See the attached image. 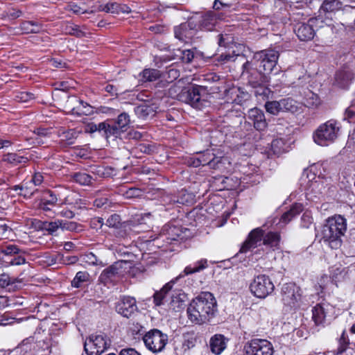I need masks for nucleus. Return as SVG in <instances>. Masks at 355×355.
I'll use <instances>...</instances> for the list:
<instances>
[{"mask_svg":"<svg viewBox=\"0 0 355 355\" xmlns=\"http://www.w3.org/2000/svg\"><path fill=\"white\" fill-rule=\"evenodd\" d=\"M34 94L31 92H21L15 96L16 101L22 103L28 102L34 98Z\"/></svg>","mask_w":355,"mask_h":355,"instance_id":"50","label":"nucleus"},{"mask_svg":"<svg viewBox=\"0 0 355 355\" xmlns=\"http://www.w3.org/2000/svg\"><path fill=\"white\" fill-rule=\"evenodd\" d=\"M89 280V274L86 271H79L71 281V286L74 288H80L83 283Z\"/></svg>","mask_w":355,"mask_h":355,"instance_id":"37","label":"nucleus"},{"mask_svg":"<svg viewBox=\"0 0 355 355\" xmlns=\"http://www.w3.org/2000/svg\"><path fill=\"white\" fill-rule=\"evenodd\" d=\"M281 100L282 112H288L295 113L299 111L298 104L291 98H282Z\"/></svg>","mask_w":355,"mask_h":355,"instance_id":"34","label":"nucleus"},{"mask_svg":"<svg viewBox=\"0 0 355 355\" xmlns=\"http://www.w3.org/2000/svg\"><path fill=\"white\" fill-rule=\"evenodd\" d=\"M232 6V3L228 1L223 0H214L212 3V8L216 10H227Z\"/></svg>","mask_w":355,"mask_h":355,"instance_id":"49","label":"nucleus"},{"mask_svg":"<svg viewBox=\"0 0 355 355\" xmlns=\"http://www.w3.org/2000/svg\"><path fill=\"white\" fill-rule=\"evenodd\" d=\"M171 305L173 309L177 308V311H179L180 309H183L184 304L182 300H180L179 297H173Z\"/></svg>","mask_w":355,"mask_h":355,"instance_id":"61","label":"nucleus"},{"mask_svg":"<svg viewBox=\"0 0 355 355\" xmlns=\"http://www.w3.org/2000/svg\"><path fill=\"white\" fill-rule=\"evenodd\" d=\"M281 300L286 311L295 310L300 308L302 302L300 288L293 283L284 284L281 290Z\"/></svg>","mask_w":355,"mask_h":355,"instance_id":"5","label":"nucleus"},{"mask_svg":"<svg viewBox=\"0 0 355 355\" xmlns=\"http://www.w3.org/2000/svg\"><path fill=\"white\" fill-rule=\"evenodd\" d=\"M105 225L110 227L114 228L119 231L116 232V236L123 237L126 234L125 222L122 223L121 217L116 214L111 215L107 220Z\"/></svg>","mask_w":355,"mask_h":355,"instance_id":"25","label":"nucleus"},{"mask_svg":"<svg viewBox=\"0 0 355 355\" xmlns=\"http://www.w3.org/2000/svg\"><path fill=\"white\" fill-rule=\"evenodd\" d=\"M125 195L128 198H136L141 195V191L137 188L132 187L126 191Z\"/></svg>","mask_w":355,"mask_h":355,"instance_id":"58","label":"nucleus"},{"mask_svg":"<svg viewBox=\"0 0 355 355\" xmlns=\"http://www.w3.org/2000/svg\"><path fill=\"white\" fill-rule=\"evenodd\" d=\"M264 231L261 227L252 230L248 234V239L243 243L239 252L246 253L252 248H257L263 241Z\"/></svg>","mask_w":355,"mask_h":355,"instance_id":"17","label":"nucleus"},{"mask_svg":"<svg viewBox=\"0 0 355 355\" xmlns=\"http://www.w3.org/2000/svg\"><path fill=\"white\" fill-rule=\"evenodd\" d=\"M313 223V218L311 216L310 214L308 212H305L301 217V224L300 226L303 228H309Z\"/></svg>","mask_w":355,"mask_h":355,"instance_id":"52","label":"nucleus"},{"mask_svg":"<svg viewBox=\"0 0 355 355\" xmlns=\"http://www.w3.org/2000/svg\"><path fill=\"white\" fill-rule=\"evenodd\" d=\"M250 288L254 296L265 298L273 292L275 286L268 276L259 275L254 277Z\"/></svg>","mask_w":355,"mask_h":355,"instance_id":"10","label":"nucleus"},{"mask_svg":"<svg viewBox=\"0 0 355 355\" xmlns=\"http://www.w3.org/2000/svg\"><path fill=\"white\" fill-rule=\"evenodd\" d=\"M168 335L157 329L150 330L143 337L146 347L153 353L162 352L168 343Z\"/></svg>","mask_w":355,"mask_h":355,"instance_id":"8","label":"nucleus"},{"mask_svg":"<svg viewBox=\"0 0 355 355\" xmlns=\"http://www.w3.org/2000/svg\"><path fill=\"white\" fill-rule=\"evenodd\" d=\"M64 31L67 34L74 35L77 37L86 36V33L79 26L73 24L66 25Z\"/></svg>","mask_w":355,"mask_h":355,"instance_id":"39","label":"nucleus"},{"mask_svg":"<svg viewBox=\"0 0 355 355\" xmlns=\"http://www.w3.org/2000/svg\"><path fill=\"white\" fill-rule=\"evenodd\" d=\"M175 56L180 58L182 62L189 63L194 58V53L191 49H178L175 53Z\"/></svg>","mask_w":355,"mask_h":355,"instance_id":"44","label":"nucleus"},{"mask_svg":"<svg viewBox=\"0 0 355 355\" xmlns=\"http://www.w3.org/2000/svg\"><path fill=\"white\" fill-rule=\"evenodd\" d=\"M319 19L311 18L307 23L299 22L295 24L294 31L297 37L302 41H309L314 37L315 34L313 26L318 22Z\"/></svg>","mask_w":355,"mask_h":355,"instance_id":"15","label":"nucleus"},{"mask_svg":"<svg viewBox=\"0 0 355 355\" xmlns=\"http://www.w3.org/2000/svg\"><path fill=\"white\" fill-rule=\"evenodd\" d=\"M60 223H62L60 225V229L62 231H70V232H80L82 230V227L80 225L78 224L73 221H69L66 220H60Z\"/></svg>","mask_w":355,"mask_h":355,"instance_id":"43","label":"nucleus"},{"mask_svg":"<svg viewBox=\"0 0 355 355\" xmlns=\"http://www.w3.org/2000/svg\"><path fill=\"white\" fill-rule=\"evenodd\" d=\"M21 27L26 33H37L42 30V25L37 21H24Z\"/></svg>","mask_w":355,"mask_h":355,"instance_id":"36","label":"nucleus"},{"mask_svg":"<svg viewBox=\"0 0 355 355\" xmlns=\"http://www.w3.org/2000/svg\"><path fill=\"white\" fill-rule=\"evenodd\" d=\"M17 257H15L14 258H12L9 261V263L12 266H19L21 264H24L26 263V259L24 257L19 254H17Z\"/></svg>","mask_w":355,"mask_h":355,"instance_id":"60","label":"nucleus"},{"mask_svg":"<svg viewBox=\"0 0 355 355\" xmlns=\"http://www.w3.org/2000/svg\"><path fill=\"white\" fill-rule=\"evenodd\" d=\"M123 261L115 262L104 269L99 277V280L104 284H107L119 279L123 275Z\"/></svg>","mask_w":355,"mask_h":355,"instance_id":"16","label":"nucleus"},{"mask_svg":"<svg viewBox=\"0 0 355 355\" xmlns=\"http://www.w3.org/2000/svg\"><path fill=\"white\" fill-rule=\"evenodd\" d=\"M43 176L40 173H36L33 175L32 180L30 181L34 186H39L43 182Z\"/></svg>","mask_w":355,"mask_h":355,"instance_id":"63","label":"nucleus"},{"mask_svg":"<svg viewBox=\"0 0 355 355\" xmlns=\"http://www.w3.org/2000/svg\"><path fill=\"white\" fill-rule=\"evenodd\" d=\"M353 72L349 69L338 71L335 76V84L343 89L347 88L354 80Z\"/></svg>","mask_w":355,"mask_h":355,"instance_id":"23","label":"nucleus"},{"mask_svg":"<svg viewBox=\"0 0 355 355\" xmlns=\"http://www.w3.org/2000/svg\"><path fill=\"white\" fill-rule=\"evenodd\" d=\"M227 339L222 334H215L209 340L211 352L216 355L220 354L227 347Z\"/></svg>","mask_w":355,"mask_h":355,"instance_id":"24","label":"nucleus"},{"mask_svg":"<svg viewBox=\"0 0 355 355\" xmlns=\"http://www.w3.org/2000/svg\"><path fill=\"white\" fill-rule=\"evenodd\" d=\"M119 355H141L134 348H125L121 350Z\"/></svg>","mask_w":355,"mask_h":355,"instance_id":"64","label":"nucleus"},{"mask_svg":"<svg viewBox=\"0 0 355 355\" xmlns=\"http://www.w3.org/2000/svg\"><path fill=\"white\" fill-rule=\"evenodd\" d=\"M253 88L255 89L254 94L257 96H263L268 97L270 93V90L268 87L267 84H264Z\"/></svg>","mask_w":355,"mask_h":355,"instance_id":"51","label":"nucleus"},{"mask_svg":"<svg viewBox=\"0 0 355 355\" xmlns=\"http://www.w3.org/2000/svg\"><path fill=\"white\" fill-rule=\"evenodd\" d=\"M78 103V105L74 107L71 112L74 114L77 115H89L93 112V107L87 103L84 102L82 100L75 99Z\"/></svg>","mask_w":355,"mask_h":355,"instance_id":"33","label":"nucleus"},{"mask_svg":"<svg viewBox=\"0 0 355 355\" xmlns=\"http://www.w3.org/2000/svg\"><path fill=\"white\" fill-rule=\"evenodd\" d=\"M248 119L252 122L254 128L258 131L264 130L268 125L263 112L257 107L250 109L248 112Z\"/></svg>","mask_w":355,"mask_h":355,"instance_id":"22","label":"nucleus"},{"mask_svg":"<svg viewBox=\"0 0 355 355\" xmlns=\"http://www.w3.org/2000/svg\"><path fill=\"white\" fill-rule=\"evenodd\" d=\"M72 178L74 182L83 186H89L92 184L94 180V178L90 175L82 172L73 173L72 175Z\"/></svg>","mask_w":355,"mask_h":355,"instance_id":"35","label":"nucleus"},{"mask_svg":"<svg viewBox=\"0 0 355 355\" xmlns=\"http://www.w3.org/2000/svg\"><path fill=\"white\" fill-rule=\"evenodd\" d=\"M11 228L3 221H0V236L8 237Z\"/></svg>","mask_w":355,"mask_h":355,"instance_id":"57","label":"nucleus"},{"mask_svg":"<svg viewBox=\"0 0 355 355\" xmlns=\"http://www.w3.org/2000/svg\"><path fill=\"white\" fill-rule=\"evenodd\" d=\"M1 252L6 256H12L21 254L22 250L15 245H8L1 249Z\"/></svg>","mask_w":355,"mask_h":355,"instance_id":"46","label":"nucleus"},{"mask_svg":"<svg viewBox=\"0 0 355 355\" xmlns=\"http://www.w3.org/2000/svg\"><path fill=\"white\" fill-rule=\"evenodd\" d=\"M61 224L60 220L51 222L44 221L42 223L40 228L48 232L50 234H53L58 229H60Z\"/></svg>","mask_w":355,"mask_h":355,"instance_id":"38","label":"nucleus"},{"mask_svg":"<svg viewBox=\"0 0 355 355\" xmlns=\"http://www.w3.org/2000/svg\"><path fill=\"white\" fill-rule=\"evenodd\" d=\"M79 133L80 132L74 129H70L63 131L60 134V137H61V141L63 142L65 145H72L75 143L76 139L79 135Z\"/></svg>","mask_w":355,"mask_h":355,"instance_id":"31","label":"nucleus"},{"mask_svg":"<svg viewBox=\"0 0 355 355\" xmlns=\"http://www.w3.org/2000/svg\"><path fill=\"white\" fill-rule=\"evenodd\" d=\"M196 338L193 334L187 333L183 335L182 349L184 352L188 351L195 347Z\"/></svg>","mask_w":355,"mask_h":355,"instance_id":"41","label":"nucleus"},{"mask_svg":"<svg viewBox=\"0 0 355 355\" xmlns=\"http://www.w3.org/2000/svg\"><path fill=\"white\" fill-rule=\"evenodd\" d=\"M2 161L10 164L12 166H17L19 164H26L29 161V159L17 153H9L3 155Z\"/></svg>","mask_w":355,"mask_h":355,"instance_id":"29","label":"nucleus"},{"mask_svg":"<svg viewBox=\"0 0 355 355\" xmlns=\"http://www.w3.org/2000/svg\"><path fill=\"white\" fill-rule=\"evenodd\" d=\"M22 15V12L15 8H12L8 10L7 15L12 19H17Z\"/></svg>","mask_w":355,"mask_h":355,"instance_id":"62","label":"nucleus"},{"mask_svg":"<svg viewBox=\"0 0 355 355\" xmlns=\"http://www.w3.org/2000/svg\"><path fill=\"white\" fill-rule=\"evenodd\" d=\"M333 309V306L327 303L318 304L315 306L312 309V319L315 324L316 326L324 327L326 318Z\"/></svg>","mask_w":355,"mask_h":355,"instance_id":"18","label":"nucleus"},{"mask_svg":"<svg viewBox=\"0 0 355 355\" xmlns=\"http://www.w3.org/2000/svg\"><path fill=\"white\" fill-rule=\"evenodd\" d=\"M216 311L217 303L213 294L203 292L191 301L187 308V314L191 322L202 324L209 322Z\"/></svg>","mask_w":355,"mask_h":355,"instance_id":"1","label":"nucleus"},{"mask_svg":"<svg viewBox=\"0 0 355 355\" xmlns=\"http://www.w3.org/2000/svg\"><path fill=\"white\" fill-rule=\"evenodd\" d=\"M238 58H243V56L240 55H230L224 53H222L219 56V60L223 62L235 61Z\"/></svg>","mask_w":355,"mask_h":355,"instance_id":"59","label":"nucleus"},{"mask_svg":"<svg viewBox=\"0 0 355 355\" xmlns=\"http://www.w3.org/2000/svg\"><path fill=\"white\" fill-rule=\"evenodd\" d=\"M202 166L207 165L210 168L221 169L224 166L226 158L216 157L209 150H206L198 157Z\"/></svg>","mask_w":355,"mask_h":355,"instance_id":"20","label":"nucleus"},{"mask_svg":"<svg viewBox=\"0 0 355 355\" xmlns=\"http://www.w3.org/2000/svg\"><path fill=\"white\" fill-rule=\"evenodd\" d=\"M265 108L268 113L273 115L282 112L281 100L267 101L265 103Z\"/></svg>","mask_w":355,"mask_h":355,"instance_id":"40","label":"nucleus"},{"mask_svg":"<svg viewBox=\"0 0 355 355\" xmlns=\"http://www.w3.org/2000/svg\"><path fill=\"white\" fill-rule=\"evenodd\" d=\"M251 60H247L242 65V76L247 79L252 87L268 84L269 77L262 69H259Z\"/></svg>","mask_w":355,"mask_h":355,"instance_id":"7","label":"nucleus"},{"mask_svg":"<svg viewBox=\"0 0 355 355\" xmlns=\"http://www.w3.org/2000/svg\"><path fill=\"white\" fill-rule=\"evenodd\" d=\"M58 198L56 195L50 190H46L43 193L39 207L44 211L51 210V207H54L58 202Z\"/></svg>","mask_w":355,"mask_h":355,"instance_id":"26","label":"nucleus"},{"mask_svg":"<svg viewBox=\"0 0 355 355\" xmlns=\"http://www.w3.org/2000/svg\"><path fill=\"white\" fill-rule=\"evenodd\" d=\"M304 104L308 107L315 108L320 104V99L318 94L308 90L304 92Z\"/></svg>","mask_w":355,"mask_h":355,"instance_id":"30","label":"nucleus"},{"mask_svg":"<svg viewBox=\"0 0 355 355\" xmlns=\"http://www.w3.org/2000/svg\"><path fill=\"white\" fill-rule=\"evenodd\" d=\"M274 352L272 344L266 339H252L243 346V355H273Z\"/></svg>","mask_w":355,"mask_h":355,"instance_id":"9","label":"nucleus"},{"mask_svg":"<svg viewBox=\"0 0 355 355\" xmlns=\"http://www.w3.org/2000/svg\"><path fill=\"white\" fill-rule=\"evenodd\" d=\"M196 23L192 19H189L187 21L175 26L174 28L175 38L182 42H189L196 34Z\"/></svg>","mask_w":355,"mask_h":355,"instance_id":"14","label":"nucleus"},{"mask_svg":"<svg viewBox=\"0 0 355 355\" xmlns=\"http://www.w3.org/2000/svg\"><path fill=\"white\" fill-rule=\"evenodd\" d=\"M34 134L36 135L34 139L37 143L43 144V141H40V138L47 137L49 132L47 129L39 128L34 130Z\"/></svg>","mask_w":355,"mask_h":355,"instance_id":"54","label":"nucleus"},{"mask_svg":"<svg viewBox=\"0 0 355 355\" xmlns=\"http://www.w3.org/2000/svg\"><path fill=\"white\" fill-rule=\"evenodd\" d=\"M207 266V260L205 259H202L200 261H196L194 263L193 266H187L183 271V274H180L175 279H172L171 282L166 284L161 291L156 292L154 294V302L155 305L159 306L162 304V300H164L165 295L172 288L173 284L178 281V279L184 277L185 275L200 272Z\"/></svg>","mask_w":355,"mask_h":355,"instance_id":"4","label":"nucleus"},{"mask_svg":"<svg viewBox=\"0 0 355 355\" xmlns=\"http://www.w3.org/2000/svg\"><path fill=\"white\" fill-rule=\"evenodd\" d=\"M107 123L105 121L98 124L89 123L86 125L85 132L90 134L98 132L103 137L108 139L110 137L108 135V131L107 130Z\"/></svg>","mask_w":355,"mask_h":355,"instance_id":"27","label":"nucleus"},{"mask_svg":"<svg viewBox=\"0 0 355 355\" xmlns=\"http://www.w3.org/2000/svg\"><path fill=\"white\" fill-rule=\"evenodd\" d=\"M342 3L339 0H324L319 10V19H332L336 12L340 10Z\"/></svg>","mask_w":355,"mask_h":355,"instance_id":"19","label":"nucleus"},{"mask_svg":"<svg viewBox=\"0 0 355 355\" xmlns=\"http://www.w3.org/2000/svg\"><path fill=\"white\" fill-rule=\"evenodd\" d=\"M98 173L106 178L112 177L116 175L115 168L111 166H107L103 168H99L98 170Z\"/></svg>","mask_w":355,"mask_h":355,"instance_id":"53","label":"nucleus"},{"mask_svg":"<svg viewBox=\"0 0 355 355\" xmlns=\"http://www.w3.org/2000/svg\"><path fill=\"white\" fill-rule=\"evenodd\" d=\"M200 88L198 86H192L184 88L180 92L178 97L179 101L190 105L194 108L201 109L207 103L201 98Z\"/></svg>","mask_w":355,"mask_h":355,"instance_id":"12","label":"nucleus"},{"mask_svg":"<svg viewBox=\"0 0 355 355\" xmlns=\"http://www.w3.org/2000/svg\"><path fill=\"white\" fill-rule=\"evenodd\" d=\"M143 81H155L160 76V73L158 70L154 69H146L141 73Z\"/></svg>","mask_w":355,"mask_h":355,"instance_id":"42","label":"nucleus"},{"mask_svg":"<svg viewBox=\"0 0 355 355\" xmlns=\"http://www.w3.org/2000/svg\"><path fill=\"white\" fill-rule=\"evenodd\" d=\"M119 3H107L105 5L100 6L98 10L105 12H110L113 14H118Z\"/></svg>","mask_w":355,"mask_h":355,"instance_id":"48","label":"nucleus"},{"mask_svg":"<svg viewBox=\"0 0 355 355\" xmlns=\"http://www.w3.org/2000/svg\"><path fill=\"white\" fill-rule=\"evenodd\" d=\"M111 345V340L104 334L91 335L85 340V347H94L95 352H90L91 355H101Z\"/></svg>","mask_w":355,"mask_h":355,"instance_id":"13","label":"nucleus"},{"mask_svg":"<svg viewBox=\"0 0 355 355\" xmlns=\"http://www.w3.org/2000/svg\"><path fill=\"white\" fill-rule=\"evenodd\" d=\"M184 88H182L181 86L174 84L170 87L168 89V95L173 98H176L178 100V94L181 90Z\"/></svg>","mask_w":355,"mask_h":355,"instance_id":"56","label":"nucleus"},{"mask_svg":"<svg viewBox=\"0 0 355 355\" xmlns=\"http://www.w3.org/2000/svg\"><path fill=\"white\" fill-rule=\"evenodd\" d=\"M303 210L301 203L294 204L291 209L285 212L280 218V222L284 225L290 222L294 217L300 214Z\"/></svg>","mask_w":355,"mask_h":355,"instance_id":"28","label":"nucleus"},{"mask_svg":"<svg viewBox=\"0 0 355 355\" xmlns=\"http://www.w3.org/2000/svg\"><path fill=\"white\" fill-rule=\"evenodd\" d=\"M279 53L274 49H266L254 54L251 61L266 74L270 73L276 67Z\"/></svg>","mask_w":355,"mask_h":355,"instance_id":"6","label":"nucleus"},{"mask_svg":"<svg viewBox=\"0 0 355 355\" xmlns=\"http://www.w3.org/2000/svg\"><path fill=\"white\" fill-rule=\"evenodd\" d=\"M354 116H355V101H353L352 105L346 109L344 119L352 122L351 120Z\"/></svg>","mask_w":355,"mask_h":355,"instance_id":"55","label":"nucleus"},{"mask_svg":"<svg viewBox=\"0 0 355 355\" xmlns=\"http://www.w3.org/2000/svg\"><path fill=\"white\" fill-rule=\"evenodd\" d=\"M107 123V130L109 137L116 139L120 137L123 133L126 132L130 127V116L126 112L120 114L116 119L105 121Z\"/></svg>","mask_w":355,"mask_h":355,"instance_id":"11","label":"nucleus"},{"mask_svg":"<svg viewBox=\"0 0 355 355\" xmlns=\"http://www.w3.org/2000/svg\"><path fill=\"white\" fill-rule=\"evenodd\" d=\"M116 311L124 317H130L137 309L134 297H123L116 306Z\"/></svg>","mask_w":355,"mask_h":355,"instance_id":"21","label":"nucleus"},{"mask_svg":"<svg viewBox=\"0 0 355 355\" xmlns=\"http://www.w3.org/2000/svg\"><path fill=\"white\" fill-rule=\"evenodd\" d=\"M284 144L282 139H274L271 143V149L275 155H279L284 150Z\"/></svg>","mask_w":355,"mask_h":355,"instance_id":"47","label":"nucleus"},{"mask_svg":"<svg viewBox=\"0 0 355 355\" xmlns=\"http://www.w3.org/2000/svg\"><path fill=\"white\" fill-rule=\"evenodd\" d=\"M36 191H37V189H35L33 187V184L29 182L23 184L21 192H19V195L22 196L26 198H31Z\"/></svg>","mask_w":355,"mask_h":355,"instance_id":"45","label":"nucleus"},{"mask_svg":"<svg viewBox=\"0 0 355 355\" xmlns=\"http://www.w3.org/2000/svg\"><path fill=\"white\" fill-rule=\"evenodd\" d=\"M280 241V236L277 232H268L263 237V244L275 250L278 248Z\"/></svg>","mask_w":355,"mask_h":355,"instance_id":"32","label":"nucleus"},{"mask_svg":"<svg viewBox=\"0 0 355 355\" xmlns=\"http://www.w3.org/2000/svg\"><path fill=\"white\" fill-rule=\"evenodd\" d=\"M347 231V220L340 215L329 218L323 225L321 236L323 241L332 249L341 246V237Z\"/></svg>","mask_w":355,"mask_h":355,"instance_id":"2","label":"nucleus"},{"mask_svg":"<svg viewBox=\"0 0 355 355\" xmlns=\"http://www.w3.org/2000/svg\"><path fill=\"white\" fill-rule=\"evenodd\" d=\"M340 126L333 119L321 124L313 133L314 141L320 146H327L333 143L338 137Z\"/></svg>","mask_w":355,"mask_h":355,"instance_id":"3","label":"nucleus"}]
</instances>
